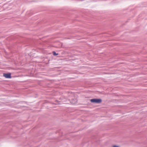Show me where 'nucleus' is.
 <instances>
[{"label":"nucleus","mask_w":147,"mask_h":147,"mask_svg":"<svg viewBox=\"0 0 147 147\" xmlns=\"http://www.w3.org/2000/svg\"><path fill=\"white\" fill-rule=\"evenodd\" d=\"M3 76L7 78H11V74L10 73H4L3 74Z\"/></svg>","instance_id":"nucleus-2"},{"label":"nucleus","mask_w":147,"mask_h":147,"mask_svg":"<svg viewBox=\"0 0 147 147\" xmlns=\"http://www.w3.org/2000/svg\"><path fill=\"white\" fill-rule=\"evenodd\" d=\"M102 100L101 99H92L90 100L91 102L96 103H99L102 102Z\"/></svg>","instance_id":"nucleus-1"},{"label":"nucleus","mask_w":147,"mask_h":147,"mask_svg":"<svg viewBox=\"0 0 147 147\" xmlns=\"http://www.w3.org/2000/svg\"><path fill=\"white\" fill-rule=\"evenodd\" d=\"M53 54L54 56H57V55H58V53H57L55 51H53Z\"/></svg>","instance_id":"nucleus-4"},{"label":"nucleus","mask_w":147,"mask_h":147,"mask_svg":"<svg viewBox=\"0 0 147 147\" xmlns=\"http://www.w3.org/2000/svg\"><path fill=\"white\" fill-rule=\"evenodd\" d=\"M77 100L76 99V98H72V100L71 101V103L72 104H76L77 103Z\"/></svg>","instance_id":"nucleus-3"},{"label":"nucleus","mask_w":147,"mask_h":147,"mask_svg":"<svg viewBox=\"0 0 147 147\" xmlns=\"http://www.w3.org/2000/svg\"><path fill=\"white\" fill-rule=\"evenodd\" d=\"M113 147H119L117 146L114 145L113 146Z\"/></svg>","instance_id":"nucleus-5"}]
</instances>
